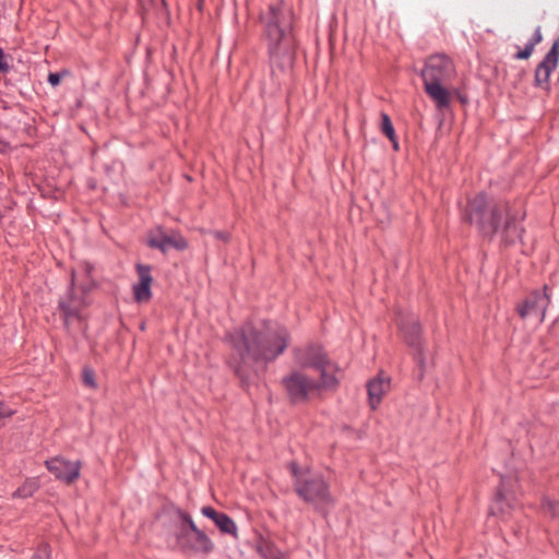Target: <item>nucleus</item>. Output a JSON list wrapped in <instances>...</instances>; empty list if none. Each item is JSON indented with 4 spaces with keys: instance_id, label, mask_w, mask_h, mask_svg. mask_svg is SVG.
<instances>
[{
    "instance_id": "obj_1",
    "label": "nucleus",
    "mask_w": 559,
    "mask_h": 559,
    "mask_svg": "<svg viewBox=\"0 0 559 559\" xmlns=\"http://www.w3.org/2000/svg\"><path fill=\"white\" fill-rule=\"evenodd\" d=\"M287 330L276 322H262L260 324H246L233 335V346L239 366L251 367L253 364H267L276 359L288 346Z\"/></svg>"
},
{
    "instance_id": "obj_2",
    "label": "nucleus",
    "mask_w": 559,
    "mask_h": 559,
    "mask_svg": "<svg viewBox=\"0 0 559 559\" xmlns=\"http://www.w3.org/2000/svg\"><path fill=\"white\" fill-rule=\"evenodd\" d=\"M264 25L263 36L266 43L272 74L280 82L281 75H286L293 67L296 38L293 31L294 14L283 1L269 5L261 14Z\"/></svg>"
},
{
    "instance_id": "obj_3",
    "label": "nucleus",
    "mask_w": 559,
    "mask_h": 559,
    "mask_svg": "<svg viewBox=\"0 0 559 559\" xmlns=\"http://www.w3.org/2000/svg\"><path fill=\"white\" fill-rule=\"evenodd\" d=\"M468 219L476 224L486 237L498 235L501 241L510 245L521 239L523 228L510 213L506 202L489 203L485 194H477L468 205Z\"/></svg>"
},
{
    "instance_id": "obj_4",
    "label": "nucleus",
    "mask_w": 559,
    "mask_h": 559,
    "mask_svg": "<svg viewBox=\"0 0 559 559\" xmlns=\"http://www.w3.org/2000/svg\"><path fill=\"white\" fill-rule=\"evenodd\" d=\"M454 64L444 53L428 57L420 72L426 94L438 109L448 108L451 104V93L444 84L453 76Z\"/></svg>"
},
{
    "instance_id": "obj_5",
    "label": "nucleus",
    "mask_w": 559,
    "mask_h": 559,
    "mask_svg": "<svg viewBox=\"0 0 559 559\" xmlns=\"http://www.w3.org/2000/svg\"><path fill=\"white\" fill-rule=\"evenodd\" d=\"M288 400L292 403H304L318 395L322 390H332L337 385L334 374L319 376V379L308 371L294 369L282 380Z\"/></svg>"
},
{
    "instance_id": "obj_6",
    "label": "nucleus",
    "mask_w": 559,
    "mask_h": 559,
    "mask_svg": "<svg viewBox=\"0 0 559 559\" xmlns=\"http://www.w3.org/2000/svg\"><path fill=\"white\" fill-rule=\"evenodd\" d=\"M293 474L296 478L295 490L305 502L312 504L321 512L333 504L330 486L322 475L309 471L301 472L296 467L293 468Z\"/></svg>"
},
{
    "instance_id": "obj_7",
    "label": "nucleus",
    "mask_w": 559,
    "mask_h": 559,
    "mask_svg": "<svg viewBox=\"0 0 559 559\" xmlns=\"http://www.w3.org/2000/svg\"><path fill=\"white\" fill-rule=\"evenodd\" d=\"M181 523L176 532L177 547L186 552L210 554L214 549V543L193 522L189 514L179 513Z\"/></svg>"
},
{
    "instance_id": "obj_8",
    "label": "nucleus",
    "mask_w": 559,
    "mask_h": 559,
    "mask_svg": "<svg viewBox=\"0 0 559 559\" xmlns=\"http://www.w3.org/2000/svg\"><path fill=\"white\" fill-rule=\"evenodd\" d=\"M71 292L63 297L59 307L63 316L64 325L68 330L70 329H83V316L82 310L86 306L83 292L76 290V278L75 273L71 275Z\"/></svg>"
},
{
    "instance_id": "obj_9",
    "label": "nucleus",
    "mask_w": 559,
    "mask_h": 559,
    "mask_svg": "<svg viewBox=\"0 0 559 559\" xmlns=\"http://www.w3.org/2000/svg\"><path fill=\"white\" fill-rule=\"evenodd\" d=\"M295 361L298 369L312 370L319 376L334 374V366L326 358L325 353L320 346L309 345L304 348L294 349Z\"/></svg>"
},
{
    "instance_id": "obj_10",
    "label": "nucleus",
    "mask_w": 559,
    "mask_h": 559,
    "mask_svg": "<svg viewBox=\"0 0 559 559\" xmlns=\"http://www.w3.org/2000/svg\"><path fill=\"white\" fill-rule=\"evenodd\" d=\"M550 304L548 287L544 286L542 292L535 290L531 293L524 302L519 306L518 312L521 318H534L537 322H543L545 311Z\"/></svg>"
},
{
    "instance_id": "obj_11",
    "label": "nucleus",
    "mask_w": 559,
    "mask_h": 559,
    "mask_svg": "<svg viewBox=\"0 0 559 559\" xmlns=\"http://www.w3.org/2000/svg\"><path fill=\"white\" fill-rule=\"evenodd\" d=\"M511 479H502L498 493L490 507V514L507 518L516 506L515 493Z\"/></svg>"
},
{
    "instance_id": "obj_12",
    "label": "nucleus",
    "mask_w": 559,
    "mask_h": 559,
    "mask_svg": "<svg viewBox=\"0 0 559 559\" xmlns=\"http://www.w3.org/2000/svg\"><path fill=\"white\" fill-rule=\"evenodd\" d=\"M47 469L59 480L70 485L80 477L81 462L57 456L45 462Z\"/></svg>"
},
{
    "instance_id": "obj_13",
    "label": "nucleus",
    "mask_w": 559,
    "mask_h": 559,
    "mask_svg": "<svg viewBox=\"0 0 559 559\" xmlns=\"http://www.w3.org/2000/svg\"><path fill=\"white\" fill-rule=\"evenodd\" d=\"M147 245L162 252H167L170 249L183 250L187 247L186 240L179 234H166L160 228L148 235Z\"/></svg>"
},
{
    "instance_id": "obj_14",
    "label": "nucleus",
    "mask_w": 559,
    "mask_h": 559,
    "mask_svg": "<svg viewBox=\"0 0 559 559\" xmlns=\"http://www.w3.org/2000/svg\"><path fill=\"white\" fill-rule=\"evenodd\" d=\"M136 270L139 283L133 286L134 298L138 302H146L151 299V285L153 282L151 269L150 266L139 264Z\"/></svg>"
},
{
    "instance_id": "obj_15",
    "label": "nucleus",
    "mask_w": 559,
    "mask_h": 559,
    "mask_svg": "<svg viewBox=\"0 0 559 559\" xmlns=\"http://www.w3.org/2000/svg\"><path fill=\"white\" fill-rule=\"evenodd\" d=\"M389 390L390 380L382 376H379L368 383L369 404L372 409H376L379 406L383 395L386 394Z\"/></svg>"
},
{
    "instance_id": "obj_16",
    "label": "nucleus",
    "mask_w": 559,
    "mask_h": 559,
    "mask_svg": "<svg viewBox=\"0 0 559 559\" xmlns=\"http://www.w3.org/2000/svg\"><path fill=\"white\" fill-rule=\"evenodd\" d=\"M402 333L404 335L405 341L409 346L416 347L419 346L420 341V325L416 318L412 317L406 319L405 322L401 325Z\"/></svg>"
},
{
    "instance_id": "obj_17",
    "label": "nucleus",
    "mask_w": 559,
    "mask_h": 559,
    "mask_svg": "<svg viewBox=\"0 0 559 559\" xmlns=\"http://www.w3.org/2000/svg\"><path fill=\"white\" fill-rule=\"evenodd\" d=\"M39 488V479L38 478H27L21 487H19L13 497L16 498H28L32 497Z\"/></svg>"
},
{
    "instance_id": "obj_18",
    "label": "nucleus",
    "mask_w": 559,
    "mask_h": 559,
    "mask_svg": "<svg viewBox=\"0 0 559 559\" xmlns=\"http://www.w3.org/2000/svg\"><path fill=\"white\" fill-rule=\"evenodd\" d=\"M263 559H282L281 551L270 542L261 539L257 546Z\"/></svg>"
},
{
    "instance_id": "obj_19",
    "label": "nucleus",
    "mask_w": 559,
    "mask_h": 559,
    "mask_svg": "<svg viewBox=\"0 0 559 559\" xmlns=\"http://www.w3.org/2000/svg\"><path fill=\"white\" fill-rule=\"evenodd\" d=\"M552 70H554V68L540 62L535 72L536 85H538L543 88H547L549 76H550V73L552 72Z\"/></svg>"
},
{
    "instance_id": "obj_20",
    "label": "nucleus",
    "mask_w": 559,
    "mask_h": 559,
    "mask_svg": "<svg viewBox=\"0 0 559 559\" xmlns=\"http://www.w3.org/2000/svg\"><path fill=\"white\" fill-rule=\"evenodd\" d=\"M215 524L223 533L236 536L237 526L231 518H229L227 514L222 513L218 516V520H216Z\"/></svg>"
},
{
    "instance_id": "obj_21",
    "label": "nucleus",
    "mask_w": 559,
    "mask_h": 559,
    "mask_svg": "<svg viewBox=\"0 0 559 559\" xmlns=\"http://www.w3.org/2000/svg\"><path fill=\"white\" fill-rule=\"evenodd\" d=\"M559 39L556 40L551 47V49L548 51L542 63L549 66L551 68H556L559 59Z\"/></svg>"
},
{
    "instance_id": "obj_22",
    "label": "nucleus",
    "mask_w": 559,
    "mask_h": 559,
    "mask_svg": "<svg viewBox=\"0 0 559 559\" xmlns=\"http://www.w3.org/2000/svg\"><path fill=\"white\" fill-rule=\"evenodd\" d=\"M542 509L546 515L555 518L559 514V502L550 498H544Z\"/></svg>"
},
{
    "instance_id": "obj_23",
    "label": "nucleus",
    "mask_w": 559,
    "mask_h": 559,
    "mask_svg": "<svg viewBox=\"0 0 559 559\" xmlns=\"http://www.w3.org/2000/svg\"><path fill=\"white\" fill-rule=\"evenodd\" d=\"M381 131L385 134L389 140H393L395 131L390 117L385 114H381Z\"/></svg>"
},
{
    "instance_id": "obj_24",
    "label": "nucleus",
    "mask_w": 559,
    "mask_h": 559,
    "mask_svg": "<svg viewBox=\"0 0 559 559\" xmlns=\"http://www.w3.org/2000/svg\"><path fill=\"white\" fill-rule=\"evenodd\" d=\"M83 383L86 388L96 390L97 389V381H96V374L93 369L90 367L83 368Z\"/></svg>"
},
{
    "instance_id": "obj_25",
    "label": "nucleus",
    "mask_w": 559,
    "mask_h": 559,
    "mask_svg": "<svg viewBox=\"0 0 559 559\" xmlns=\"http://www.w3.org/2000/svg\"><path fill=\"white\" fill-rule=\"evenodd\" d=\"M201 513L211 519L214 523L216 522V520H218V516L222 514L219 512H217L214 508L210 507V506H205L201 509Z\"/></svg>"
},
{
    "instance_id": "obj_26",
    "label": "nucleus",
    "mask_w": 559,
    "mask_h": 559,
    "mask_svg": "<svg viewBox=\"0 0 559 559\" xmlns=\"http://www.w3.org/2000/svg\"><path fill=\"white\" fill-rule=\"evenodd\" d=\"M201 513L211 519L214 523L216 522V520H218V516L222 514L219 512H217L214 508L210 507V506H205L201 509Z\"/></svg>"
},
{
    "instance_id": "obj_27",
    "label": "nucleus",
    "mask_w": 559,
    "mask_h": 559,
    "mask_svg": "<svg viewBox=\"0 0 559 559\" xmlns=\"http://www.w3.org/2000/svg\"><path fill=\"white\" fill-rule=\"evenodd\" d=\"M535 43H530L525 48L516 53V59H527L534 51Z\"/></svg>"
},
{
    "instance_id": "obj_28",
    "label": "nucleus",
    "mask_w": 559,
    "mask_h": 559,
    "mask_svg": "<svg viewBox=\"0 0 559 559\" xmlns=\"http://www.w3.org/2000/svg\"><path fill=\"white\" fill-rule=\"evenodd\" d=\"M9 56L0 48V73H7L10 70Z\"/></svg>"
},
{
    "instance_id": "obj_29",
    "label": "nucleus",
    "mask_w": 559,
    "mask_h": 559,
    "mask_svg": "<svg viewBox=\"0 0 559 559\" xmlns=\"http://www.w3.org/2000/svg\"><path fill=\"white\" fill-rule=\"evenodd\" d=\"M13 414H14V411L10 409L9 407H7L2 403H0V420L11 417Z\"/></svg>"
},
{
    "instance_id": "obj_30",
    "label": "nucleus",
    "mask_w": 559,
    "mask_h": 559,
    "mask_svg": "<svg viewBox=\"0 0 559 559\" xmlns=\"http://www.w3.org/2000/svg\"><path fill=\"white\" fill-rule=\"evenodd\" d=\"M61 81V74L60 73H49L48 75V82L52 85V86H57L59 85Z\"/></svg>"
},
{
    "instance_id": "obj_31",
    "label": "nucleus",
    "mask_w": 559,
    "mask_h": 559,
    "mask_svg": "<svg viewBox=\"0 0 559 559\" xmlns=\"http://www.w3.org/2000/svg\"><path fill=\"white\" fill-rule=\"evenodd\" d=\"M32 559H49L48 550L46 547L38 549Z\"/></svg>"
},
{
    "instance_id": "obj_32",
    "label": "nucleus",
    "mask_w": 559,
    "mask_h": 559,
    "mask_svg": "<svg viewBox=\"0 0 559 559\" xmlns=\"http://www.w3.org/2000/svg\"><path fill=\"white\" fill-rule=\"evenodd\" d=\"M543 39V36H542V33H540V29L537 28L534 33V37L533 39L531 40V43H535V45H537L538 43H540Z\"/></svg>"
},
{
    "instance_id": "obj_33",
    "label": "nucleus",
    "mask_w": 559,
    "mask_h": 559,
    "mask_svg": "<svg viewBox=\"0 0 559 559\" xmlns=\"http://www.w3.org/2000/svg\"><path fill=\"white\" fill-rule=\"evenodd\" d=\"M215 236L218 239H222L223 241H228V239H229V236L227 234H225V233H222V231H216Z\"/></svg>"
},
{
    "instance_id": "obj_34",
    "label": "nucleus",
    "mask_w": 559,
    "mask_h": 559,
    "mask_svg": "<svg viewBox=\"0 0 559 559\" xmlns=\"http://www.w3.org/2000/svg\"><path fill=\"white\" fill-rule=\"evenodd\" d=\"M393 144V148L395 151H399V143H397V140H396V136L394 135L393 140H390Z\"/></svg>"
},
{
    "instance_id": "obj_35",
    "label": "nucleus",
    "mask_w": 559,
    "mask_h": 559,
    "mask_svg": "<svg viewBox=\"0 0 559 559\" xmlns=\"http://www.w3.org/2000/svg\"><path fill=\"white\" fill-rule=\"evenodd\" d=\"M417 360H418L420 364H423V360H421L420 356H418V357H417Z\"/></svg>"
}]
</instances>
